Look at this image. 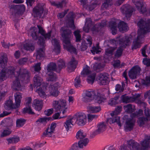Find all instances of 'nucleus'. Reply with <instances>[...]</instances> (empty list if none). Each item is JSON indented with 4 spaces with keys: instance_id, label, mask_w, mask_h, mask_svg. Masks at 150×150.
I'll return each mask as SVG.
<instances>
[{
    "instance_id": "1",
    "label": "nucleus",
    "mask_w": 150,
    "mask_h": 150,
    "mask_svg": "<svg viewBox=\"0 0 150 150\" xmlns=\"http://www.w3.org/2000/svg\"><path fill=\"white\" fill-rule=\"evenodd\" d=\"M38 29L34 27L31 28L30 32L34 40H37L39 38L38 44L42 47L38 49L37 51L36 58L37 59L42 60L44 55L45 42L43 37L45 39H49L51 36V31L45 33L42 28L40 25H38Z\"/></svg>"
},
{
    "instance_id": "2",
    "label": "nucleus",
    "mask_w": 150,
    "mask_h": 150,
    "mask_svg": "<svg viewBox=\"0 0 150 150\" xmlns=\"http://www.w3.org/2000/svg\"><path fill=\"white\" fill-rule=\"evenodd\" d=\"M137 25L140 28L138 31V36L137 39L133 41L132 49H137L140 46V39L144 37V35L150 31V19L147 21L141 19L137 23Z\"/></svg>"
},
{
    "instance_id": "3",
    "label": "nucleus",
    "mask_w": 150,
    "mask_h": 150,
    "mask_svg": "<svg viewBox=\"0 0 150 150\" xmlns=\"http://www.w3.org/2000/svg\"><path fill=\"white\" fill-rule=\"evenodd\" d=\"M61 30L62 36L63 38V44L64 48L69 52L77 54L76 49L74 47L71 42V31L68 28L64 29L62 27Z\"/></svg>"
},
{
    "instance_id": "4",
    "label": "nucleus",
    "mask_w": 150,
    "mask_h": 150,
    "mask_svg": "<svg viewBox=\"0 0 150 150\" xmlns=\"http://www.w3.org/2000/svg\"><path fill=\"white\" fill-rule=\"evenodd\" d=\"M142 113L143 111L141 110H139L131 115L132 118H128L127 115H125L123 117V119L125 121V129L126 131H130L133 129L135 122V120L134 118L140 116Z\"/></svg>"
},
{
    "instance_id": "5",
    "label": "nucleus",
    "mask_w": 150,
    "mask_h": 150,
    "mask_svg": "<svg viewBox=\"0 0 150 150\" xmlns=\"http://www.w3.org/2000/svg\"><path fill=\"white\" fill-rule=\"evenodd\" d=\"M118 25V28L121 32L124 33L127 31L129 29L127 24L123 21L119 20L112 21L109 23V27L112 31V33L115 35L117 33V26Z\"/></svg>"
},
{
    "instance_id": "6",
    "label": "nucleus",
    "mask_w": 150,
    "mask_h": 150,
    "mask_svg": "<svg viewBox=\"0 0 150 150\" xmlns=\"http://www.w3.org/2000/svg\"><path fill=\"white\" fill-rule=\"evenodd\" d=\"M128 144L131 150L132 149L133 150H144L146 148L150 146V136L147 137L143 141L141 142L142 146L133 140L129 141Z\"/></svg>"
},
{
    "instance_id": "7",
    "label": "nucleus",
    "mask_w": 150,
    "mask_h": 150,
    "mask_svg": "<svg viewBox=\"0 0 150 150\" xmlns=\"http://www.w3.org/2000/svg\"><path fill=\"white\" fill-rule=\"evenodd\" d=\"M15 102L13 103L12 100H8L7 101L4 106L6 110H9L11 109H16L20 106L22 98V94L19 92H17L14 95Z\"/></svg>"
},
{
    "instance_id": "8",
    "label": "nucleus",
    "mask_w": 150,
    "mask_h": 150,
    "mask_svg": "<svg viewBox=\"0 0 150 150\" xmlns=\"http://www.w3.org/2000/svg\"><path fill=\"white\" fill-rule=\"evenodd\" d=\"M130 38L128 36H125L119 40V44L120 45L115 53V58L120 57L122 53L123 48H125L128 45L130 42Z\"/></svg>"
},
{
    "instance_id": "9",
    "label": "nucleus",
    "mask_w": 150,
    "mask_h": 150,
    "mask_svg": "<svg viewBox=\"0 0 150 150\" xmlns=\"http://www.w3.org/2000/svg\"><path fill=\"white\" fill-rule=\"evenodd\" d=\"M52 105L53 108L56 112H59L60 114L62 111L63 114L65 112L66 103L65 100L60 99L58 100H54L52 103Z\"/></svg>"
},
{
    "instance_id": "10",
    "label": "nucleus",
    "mask_w": 150,
    "mask_h": 150,
    "mask_svg": "<svg viewBox=\"0 0 150 150\" xmlns=\"http://www.w3.org/2000/svg\"><path fill=\"white\" fill-rule=\"evenodd\" d=\"M7 59L6 55L4 54L0 57V67L3 69L0 72V79L3 81L6 79L7 74L6 69H4L7 65Z\"/></svg>"
},
{
    "instance_id": "11",
    "label": "nucleus",
    "mask_w": 150,
    "mask_h": 150,
    "mask_svg": "<svg viewBox=\"0 0 150 150\" xmlns=\"http://www.w3.org/2000/svg\"><path fill=\"white\" fill-rule=\"evenodd\" d=\"M73 122L76 123L79 126L84 125L86 121V115L83 113H78L75 115L73 117Z\"/></svg>"
},
{
    "instance_id": "12",
    "label": "nucleus",
    "mask_w": 150,
    "mask_h": 150,
    "mask_svg": "<svg viewBox=\"0 0 150 150\" xmlns=\"http://www.w3.org/2000/svg\"><path fill=\"white\" fill-rule=\"evenodd\" d=\"M11 9L13 15L15 17H18L22 15L25 10L24 6L22 4L18 5H11Z\"/></svg>"
},
{
    "instance_id": "13",
    "label": "nucleus",
    "mask_w": 150,
    "mask_h": 150,
    "mask_svg": "<svg viewBox=\"0 0 150 150\" xmlns=\"http://www.w3.org/2000/svg\"><path fill=\"white\" fill-rule=\"evenodd\" d=\"M121 12L125 16V19L127 20H129V18L131 16L132 13L134 10V9L130 5L125 4L123 6L120 8Z\"/></svg>"
},
{
    "instance_id": "14",
    "label": "nucleus",
    "mask_w": 150,
    "mask_h": 150,
    "mask_svg": "<svg viewBox=\"0 0 150 150\" xmlns=\"http://www.w3.org/2000/svg\"><path fill=\"white\" fill-rule=\"evenodd\" d=\"M43 6V4H39L33 8L32 14L34 18H41L44 10Z\"/></svg>"
},
{
    "instance_id": "15",
    "label": "nucleus",
    "mask_w": 150,
    "mask_h": 150,
    "mask_svg": "<svg viewBox=\"0 0 150 150\" xmlns=\"http://www.w3.org/2000/svg\"><path fill=\"white\" fill-rule=\"evenodd\" d=\"M141 71L140 68L137 65L133 67L129 71L128 75L130 78L132 79H135L137 78Z\"/></svg>"
},
{
    "instance_id": "16",
    "label": "nucleus",
    "mask_w": 150,
    "mask_h": 150,
    "mask_svg": "<svg viewBox=\"0 0 150 150\" xmlns=\"http://www.w3.org/2000/svg\"><path fill=\"white\" fill-rule=\"evenodd\" d=\"M132 1L140 13H143L146 11V6L143 2L138 0H132Z\"/></svg>"
},
{
    "instance_id": "17",
    "label": "nucleus",
    "mask_w": 150,
    "mask_h": 150,
    "mask_svg": "<svg viewBox=\"0 0 150 150\" xmlns=\"http://www.w3.org/2000/svg\"><path fill=\"white\" fill-rule=\"evenodd\" d=\"M140 96L139 94H136L132 97L124 95L121 96V99L123 103H127L134 102Z\"/></svg>"
},
{
    "instance_id": "18",
    "label": "nucleus",
    "mask_w": 150,
    "mask_h": 150,
    "mask_svg": "<svg viewBox=\"0 0 150 150\" xmlns=\"http://www.w3.org/2000/svg\"><path fill=\"white\" fill-rule=\"evenodd\" d=\"M108 77L105 73L99 74L96 77V80L100 85H105L108 83Z\"/></svg>"
},
{
    "instance_id": "19",
    "label": "nucleus",
    "mask_w": 150,
    "mask_h": 150,
    "mask_svg": "<svg viewBox=\"0 0 150 150\" xmlns=\"http://www.w3.org/2000/svg\"><path fill=\"white\" fill-rule=\"evenodd\" d=\"M17 75L18 76L19 78H23L24 79L28 80L30 77V73L26 69H19L18 71H17Z\"/></svg>"
},
{
    "instance_id": "20",
    "label": "nucleus",
    "mask_w": 150,
    "mask_h": 150,
    "mask_svg": "<svg viewBox=\"0 0 150 150\" xmlns=\"http://www.w3.org/2000/svg\"><path fill=\"white\" fill-rule=\"evenodd\" d=\"M59 83L57 82L53 85H51L49 87L50 94L53 96L56 97L58 95L59 91L57 90Z\"/></svg>"
},
{
    "instance_id": "21",
    "label": "nucleus",
    "mask_w": 150,
    "mask_h": 150,
    "mask_svg": "<svg viewBox=\"0 0 150 150\" xmlns=\"http://www.w3.org/2000/svg\"><path fill=\"white\" fill-rule=\"evenodd\" d=\"M52 43L54 47L53 51L57 54L59 53L60 52V46L59 40L55 38L53 39Z\"/></svg>"
},
{
    "instance_id": "22",
    "label": "nucleus",
    "mask_w": 150,
    "mask_h": 150,
    "mask_svg": "<svg viewBox=\"0 0 150 150\" xmlns=\"http://www.w3.org/2000/svg\"><path fill=\"white\" fill-rule=\"evenodd\" d=\"M78 62L74 57H72L68 67V71L70 72L73 71L76 68Z\"/></svg>"
},
{
    "instance_id": "23",
    "label": "nucleus",
    "mask_w": 150,
    "mask_h": 150,
    "mask_svg": "<svg viewBox=\"0 0 150 150\" xmlns=\"http://www.w3.org/2000/svg\"><path fill=\"white\" fill-rule=\"evenodd\" d=\"M97 127L98 129L93 132V135L95 136L103 132L106 129V126L104 122H102L98 125Z\"/></svg>"
},
{
    "instance_id": "24",
    "label": "nucleus",
    "mask_w": 150,
    "mask_h": 150,
    "mask_svg": "<svg viewBox=\"0 0 150 150\" xmlns=\"http://www.w3.org/2000/svg\"><path fill=\"white\" fill-rule=\"evenodd\" d=\"M33 81L34 87H38L40 86L43 80L39 75H36L33 78Z\"/></svg>"
},
{
    "instance_id": "25",
    "label": "nucleus",
    "mask_w": 150,
    "mask_h": 150,
    "mask_svg": "<svg viewBox=\"0 0 150 150\" xmlns=\"http://www.w3.org/2000/svg\"><path fill=\"white\" fill-rule=\"evenodd\" d=\"M57 72L59 73L62 69L66 67L65 62L63 59H60L58 60L57 62Z\"/></svg>"
},
{
    "instance_id": "26",
    "label": "nucleus",
    "mask_w": 150,
    "mask_h": 150,
    "mask_svg": "<svg viewBox=\"0 0 150 150\" xmlns=\"http://www.w3.org/2000/svg\"><path fill=\"white\" fill-rule=\"evenodd\" d=\"M75 123L73 122L72 117L67 120L64 123V126L67 131L71 129Z\"/></svg>"
},
{
    "instance_id": "27",
    "label": "nucleus",
    "mask_w": 150,
    "mask_h": 150,
    "mask_svg": "<svg viewBox=\"0 0 150 150\" xmlns=\"http://www.w3.org/2000/svg\"><path fill=\"white\" fill-rule=\"evenodd\" d=\"M33 103L36 110L39 111L41 109L43 106L42 100L35 99Z\"/></svg>"
},
{
    "instance_id": "28",
    "label": "nucleus",
    "mask_w": 150,
    "mask_h": 150,
    "mask_svg": "<svg viewBox=\"0 0 150 150\" xmlns=\"http://www.w3.org/2000/svg\"><path fill=\"white\" fill-rule=\"evenodd\" d=\"M141 83L143 86H150V73L149 72L147 73L145 79H142Z\"/></svg>"
},
{
    "instance_id": "29",
    "label": "nucleus",
    "mask_w": 150,
    "mask_h": 150,
    "mask_svg": "<svg viewBox=\"0 0 150 150\" xmlns=\"http://www.w3.org/2000/svg\"><path fill=\"white\" fill-rule=\"evenodd\" d=\"M13 89L14 91H18L21 90V85L18 78L16 77V79L13 83L12 86Z\"/></svg>"
},
{
    "instance_id": "30",
    "label": "nucleus",
    "mask_w": 150,
    "mask_h": 150,
    "mask_svg": "<svg viewBox=\"0 0 150 150\" xmlns=\"http://www.w3.org/2000/svg\"><path fill=\"white\" fill-rule=\"evenodd\" d=\"M24 49L27 50L33 51L35 49L34 44L31 42H28L25 44L23 46Z\"/></svg>"
},
{
    "instance_id": "31",
    "label": "nucleus",
    "mask_w": 150,
    "mask_h": 150,
    "mask_svg": "<svg viewBox=\"0 0 150 150\" xmlns=\"http://www.w3.org/2000/svg\"><path fill=\"white\" fill-rule=\"evenodd\" d=\"M57 68L55 63L51 62L47 65V72H52V71H55L57 72Z\"/></svg>"
},
{
    "instance_id": "32",
    "label": "nucleus",
    "mask_w": 150,
    "mask_h": 150,
    "mask_svg": "<svg viewBox=\"0 0 150 150\" xmlns=\"http://www.w3.org/2000/svg\"><path fill=\"white\" fill-rule=\"evenodd\" d=\"M54 132L49 129V127H48L44 132L42 135L43 137H52V135Z\"/></svg>"
},
{
    "instance_id": "33",
    "label": "nucleus",
    "mask_w": 150,
    "mask_h": 150,
    "mask_svg": "<svg viewBox=\"0 0 150 150\" xmlns=\"http://www.w3.org/2000/svg\"><path fill=\"white\" fill-rule=\"evenodd\" d=\"M88 110L93 113H96L98 112L101 110L100 106H89L88 107Z\"/></svg>"
},
{
    "instance_id": "34",
    "label": "nucleus",
    "mask_w": 150,
    "mask_h": 150,
    "mask_svg": "<svg viewBox=\"0 0 150 150\" xmlns=\"http://www.w3.org/2000/svg\"><path fill=\"white\" fill-rule=\"evenodd\" d=\"M47 74L49 76L47 80L48 81H53L57 79L56 74L53 72H47Z\"/></svg>"
},
{
    "instance_id": "35",
    "label": "nucleus",
    "mask_w": 150,
    "mask_h": 150,
    "mask_svg": "<svg viewBox=\"0 0 150 150\" xmlns=\"http://www.w3.org/2000/svg\"><path fill=\"white\" fill-rule=\"evenodd\" d=\"M86 136V134H84L81 130H80L77 133L76 137L78 139L81 140H83Z\"/></svg>"
},
{
    "instance_id": "36",
    "label": "nucleus",
    "mask_w": 150,
    "mask_h": 150,
    "mask_svg": "<svg viewBox=\"0 0 150 150\" xmlns=\"http://www.w3.org/2000/svg\"><path fill=\"white\" fill-rule=\"evenodd\" d=\"M88 142L87 139H85L83 140H79L78 142L79 146V148H83L84 146H86Z\"/></svg>"
},
{
    "instance_id": "37",
    "label": "nucleus",
    "mask_w": 150,
    "mask_h": 150,
    "mask_svg": "<svg viewBox=\"0 0 150 150\" xmlns=\"http://www.w3.org/2000/svg\"><path fill=\"white\" fill-rule=\"evenodd\" d=\"M52 5L55 6L57 8H62L63 5H65L66 4L65 0H63L61 2H59L57 3H56L54 2H51Z\"/></svg>"
},
{
    "instance_id": "38",
    "label": "nucleus",
    "mask_w": 150,
    "mask_h": 150,
    "mask_svg": "<svg viewBox=\"0 0 150 150\" xmlns=\"http://www.w3.org/2000/svg\"><path fill=\"white\" fill-rule=\"evenodd\" d=\"M52 120V118L51 117H44L39 119L36 122H39L41 123L45 124L46 123L47 121Z\"/></svg>"
},
{
    "instance_id": "39",
    "label": "nucleus",
    "mask_w": 150,
    "mask_h": 150,
    "mask_svg": "<svg viewBox=\"0 0 150 150\" xmlns=\"http://www.w3.org/2000/svg\"><path fill=\"white\" fill-rule=\"evenodd\" d=\"M115 48L111 47L106 49L105 50V54L108 56H111L113 54L114 51L115 50Z\"/></svg>"
},
{
    "instance_id": "40",
    "label": "nucleus",
    "mask_w": 150,
    "mask_h": 150,
    "mask_svg": "<svg viewBox=\"0 0 150 150\" xmlns=\"http://www.w3.org/2000/svg\"><path fill=\"white\" fill-rule=\"evenodd\" d=\"M96 74L93 73L91 74L88 76L87 78L88 82L89 83L92 84L95 79Z\"/></svg>"
},
{
    "instance_id": "41",
    "label": "nucleus",
    "mask_w": 150,
    "mask_h": 150,
    "mask_svg": "<svg viewBox=\"0 0 150 150\" xmlns=\"http://www.w3.org/2000/svg\"><path fill=\"white\" fill-rule=\"evenodd\" d=\"M25 121V120L22 118L17 119L16 121V127H22L24 125Z\"/></svg>"
},
{
    "instance_id": "42",
    "label": "nucleus",
    "mask_w": 150,
    "mask_h": 150,
    "mask_svg": "<svg viewBox=\"0 0 150 150\" xmlns=\"http://www.w3.org/2000/svg\"><path fill=\"white\" fill-rule=\"evenodd\" d=\"M80 32L79 30L75 31L74 32V34L76 38V42H80L82 40Z\"/></svg>"
},
{
    "instance_id": "43",
    "label": "nucleus",
    "mask_w": 150,
    "mask_h": 150,
    "mask_svg": "<svg viewBox=\"0 0 150 150\" xmlns=\"http://www.w3.org/2000/svg\"><path fill=\"white\" fill-rule=\"evenodd\" d=\"M123 108L126 112L128 113H131L133 111V109L132 107V105L129 104L124 105Z\"/></svg>"
},
{
    "instance_id": "44",
    "label": "nucleus",
    "mask_w": 150,
    "mask_h": 150,
    "mask_svg": "<svg viewBox=\"0 0 150 150\" xmlns=\"http://www.w3.org/2000/svg\"><path fill=\"white\" fill-rule=\"evenodd\" d=\"M119 98V96H117L115 97L114 98H111L109 102V104L112 105L117 104L118 103V100Z\"/></svg>"
},
{
    "instance_id": "45",
    "label": "nucleus",
    "mask_w": 150,
    "mask_h": 150,
    "mask_svg": "<svg viewBox=\"0 0 150 150\" xmlns=\"http://www.w3.org/2000/svg\"><path fill=\"white\" fill-rule=\"evenodd\" d=\"M27 106L23 109V113L24 114L27 113L30 114H34V112L32 111L30 106V105Z\"/></svg>"
},
{
    "instance_id": "46",
    "label": "nucleus",
    "mask_w": 150,
    "mask_h": 150,
    "mask_svg": "<svg viewBox=\"0 0 150 150\" xmlns=\"http://www.w3.org/2000/svg\"><path fill=\"white\" fill-rule=\"evenodd\" d=\"M91 71L90 70V68L86 65L84 68L83 71L81 72V74L83 75H87L91 73Z\"/></svg>"
},
{
    "instance_id": "47",
    "label": "nucleus",
    "mask_w": 150,
    "mask_h": 150,
    "mask_svg": "<svg viewBox=\"0 0 150 150\" xmlns=\"http://www.w3.org/2000/svg\"><path fill=\"white\" fill-rule=\"evenodd\" d=\"M146 120H148V119L145 117H142L139 118V120L138 121V125L140 126H142L144 125L145 121Z\"/></svg>"
},
{
    "instance_id": "48",
    "label": "nucleus",
    "mask_w": 150,
    "mask_h": 150,
    "mask_svg": "<svg viewBox=\"0 0 150 150\" xmlns=\"http://www.w3.org/2000/svg\"><path fill=\"white\" fill-rule=\"evenodd\" d=\"M105 99L104 97L100 96H96V97L95 99V102L96 103H98L99 104H100L104 101V100H105Z\"/></svg>"
},
{
    "instance_id": "49",
    "label": "nucleus",
    "mask_w": 150,
    "mask_h": 150,
    "mask_svg": "<svg viewBox=\"0 0 150 150\" xmlns=\"http://www.w3.org/2000/svg\"><path fill=\"white\" fill-rule=\"evenodd\" d=\"M117 115H114L112 116H113V117L114 123L116 122L118 125L120 127L122 125L120 123V117L119 116H116Z\"/></svg>"
},
{
    "instance_id": "50",
    "label": "nucleus",
    "mask_w": 150,
    "mask_h": 150,
    "mask_svg": "<svg viewBox=\"0 0 150 150\" xmlns=\"http://www.w3.org/2000/svg\"><path fill=\"white\" fill-rule=\"evenodd\" d=\"M68 20V21L67 24V26L73 29H75V26L74 24V20L71 19Z\"/></svg>"
},
{
    "instance_id": "51",
    "label": "nucleus",
    "mask_w": 150,
    "mask_h": 150,
    "mask_svg": "<svg viewBox=\"0 0 150 150\" xmlns=\"http://www.w3.org/2000/svg\"><path fill=\"white\" fill-rule=\"evenodd\" d=\"M81 79L79 76H77L75 79V86L76 88L80 87L81 85Z\"/></svg>"
},
{
    "instance_id": "52",
    "label": "nucleus",
    "mask_w": 150,
    "mask_h": 150,
    "mask_svg": "<svg viewBox=\"0 0 150 150\" xmlns=\"http://www.w3.org/2000/svg\"><path fill=\"white\" fill-rule=\"evenodd\" d=\"M144 114L146 117L145 118L148 119V120H150V110L148 108L145 109Z\"/></svg>"
},
{
    "instance_id": "53",
    "label": "nucleus",
    "mask_w": 150,
    "mask_h": 150,
    "mask_svg": "<svg viewBox=\"0 0 150 150\" xmlns=\"http://www.w3.org/2000/svg\"><path fill=\"white\" fill-rule=\"evenodd\" d=\"M37 91L38 92L39 96L42 98H44L45 96V93L43 91V89L39 87Z\"/></svg>"
},
{
    "instance_id": "54",
    "label": "nucleus",
    "mask_w": 150,
    "mask_h": 150,
    "mask_svg": "<svg viewBox=\"0 0 150 150\" xmlns=\"http://www.w3.org/2000/svg\"><path fill=\"white\" fill-rule=\"evenodd\" d=\"M88 47L87 43L85 41L82 42L80 47V49L82 51H85L86 50Z\"/></svg>"
},
{
    "instance_id": "55",
    "label": "nucleus",
    "mask_w": 150,
    "mask_h": 150,
    "mask_svg": "<svg viewBox=\"0 0 150 150\" xmlns=\"http://www.w3.org/2000/svg\"><path fill=\"white\" fill-rule=\"evenodd\" d=\"M93 97H91L84 95L82 98L83 100L85 102H90L93 99Z\"/></svg>"
},
{
    "instance_id": "56",
    "label": "nucleus",
    "mask_w": 150,
    "mask_h": 150,
    "mask_svg": "<svg viewBox=\"0 0 150 150\" xmlns=\"http://www.w3.org/2000/svg\"><path fill=\"white\" fill-rule=\"evenodd\" d=\"M121 110L122 107L120 106H118L116 108L115 110L113 112L111 113L110 115L112 116L114 115H117L120 112Z\"/></svg>"
},
{
    "instance_id": "57",
    "label": "nucleus",
    "mask_w": 150,
    "mask_h": 150,
    "mask_svg": "<svg viewBox=\"0 0 150 150\" xmlns=\"http://www.w3.org/2000/svg\"><path fill=\"white\" fill-rule=\"evenodd\" d=\"M11 133V131L9 130H4L2 132L1 135V137H6L9 135Z\"/></svg>"
},
{
    "instance_id": "58",
    "label": "nucleus",
    "mask_w": 150,
    "mask_h": 150,
    "mask_svg": "<svg viewBox=\"0 0 150 150\" xmlns=\"http://www.w3.org/2000/svg\"><path fill=\"white\" fill-rule=\"evenodd\" d=\"M85 25L90 28L92 27L93 25V23L91 18H86Z\"/></svg>"
},
{
    "instance_id": "59",
    "label": "nucleus",
    "mask_w": 150,
    "mask_h": 150,
    "mask_svg": "<svg viewBox=\"0 0 150 150\" xmlns=\"http://www.w3.org/2000/svg\"><path fill=\"white\" fill-rule=\"evenodd\" d=\"M99 48L98 47H96L94 46L92 47V49L91 50V51L93 54L98 53L100 52V50H98Z\"/></svg>"
},
{
    "instance_id": "60",
    "label": "nucleus",
    "mask_w": 150,
    "mask_h": 150,
    "mask_svg": "<svg viewBox=\"0 0 150 150\" xmlns=\"http://www.w3.org/2000/svg\"><path fill=\"white\" fill-rule=\"evenodd\" d=\"M6 71L7 72V74H8L10 75H14L15 71V69L13 67H11L7 69H6Z\"/></svg>"
},
{
    "instance_id": "61",
    "label": "nucleus",
    "mask_w": 150,
    "mask_h": 150,
    "mask_svg": "<svg viewBox=\"0 0 150 150\" xmlns=\"http://www.w3.org/2000/svg\"><path fill=\"white\" fill-rule=\"evenodd\" d=\"M40 65L41 63L39 62L36 64L34 66V70L35 71L39 72L41 70Z\"/></svg>"
},
{
    "instance_id": "62",
    "label": "nucleus",
    "mask_w": 150,
    "mask_h": 150,
    "mask_svg": "<svg viewBox=\"0 0 150 150\" xmlns=\"http://www.w3.org/2000/svg\"><path fill=\"white\" fill-rule=\"evenodd\" d=\"M53 112V108H52L48 109L47 110H45L44 113L47 116H49Z\"/></svg>"
},
{
    "instance_id": "63",
    "label": "nucleus",
    "mask_w": 150,
    "mask_h": 150,
    "mask_svg": "<svg viewBox=\"0 0 150 150\" xmlns=\"http://www.w3.org/2000/svg\"><path fill=\"white\" fill-rule=\"evenodd\" d=\"M5 121L8 126L11 127L13 125V121L12 119L10 118H7Z\"/></svg>"
},
{
    "instance_id": "64",
    "label": "nucleus",
    "mask_w": 150,
    "mask_h": 150,
    "mask_svg": "<svg viewBox=\"0 0 150 150\" xmlns=\"http://www.w3.org/2000/svg\"><path fill=\"white\" fill-rule=\"evenodd\" d=\"M143 64L147 67L150 66V59L147 58L143 59Z\"/></svg>"
}]
</instances>
